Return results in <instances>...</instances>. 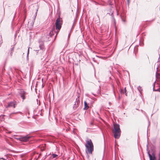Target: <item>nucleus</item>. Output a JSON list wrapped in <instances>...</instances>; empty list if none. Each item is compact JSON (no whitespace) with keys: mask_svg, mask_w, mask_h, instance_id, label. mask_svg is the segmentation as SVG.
<instances>
[{"mask_svg":"<svg viewBox=\"0 0 160 160\" xmlns=\"http://www.w3.org/2000/svg\"><path fill=\"white\" fill-rule=\"evenodd\" d=\"M124 92H126V88H124Z\"/></svg>","mask_w":160,"mask_h":160,"instance_id":"7c9ffc66","label":"nucleus"},{"mask_svg":"<svg viewBox=\"0 0 160 160\" xmlns=\"http://www.w3.org/2000/svg\"><path fill=\"white\" fill-rule=\"evenodd\" d=\"M62 18H60V16H59L58 17L55 23L56 28L55 29V26L54 25L51 31L48 33V34H47L46 36V38L44 40L46 41H50V40H49V38L52 37L55 33H56L55 38H56L62 27Z\"/></svg>","mask_w":160,"mask_h":160,"instance_id":"f257e3e1","label":"nucleus"},{"mask_svg":"<svg viewBox=\"0 0 160 160\" xmlns=\"http://www.w3.org/2000/svg\"><path fill=\"white\" fill-rule=\"evenodd\" d=\"M33 23H34V22H33H33H32V24H33Z\"/></svg>","mask_w":160,"mask_h":160,"instance_id":"58836bf2","label":"nucleus"},{"mask_svg":"<svg viewBox=\"0 0 160 160\" xmlns=\"http://www.w3.org/2000/svg\"><path fill=\"white\" fill-rule=\"evenodd\" d=\"M79 104L78 103H74L73 106V108L74 110H75L77 109V108L78 107Z\"/></svg>","mask_w":160,"mask_h":160,"instance_id":"f8f14e48","label":"nucleus"},{"mask_svg":"<svg viewBox=\"0 0 160 160\" xmlns=\"http://www.w3.org/2000/svg\"><path fill=\"white\" fill-rule=\"evenodd\" d=\"M155 82H156V81L154 82V83L153 84V91H160V88H158L157 89H155Z\"/></svg>","mask_w":160,"mask_h":160,"instance_id":"9b49d317","label":"nucleus"},{"mask_svg":"<svg viewBox=\"0 0 160 160\" xmlns=\"http://www.w3.org/2000/svg\"><path fill=\"white\" fill-rule=\"evenodd\" d=\"M159 57L158 58V60H159Z\"/></svg>","mask_w":160,"mask_h":160,"instance_id":"37998d69","label":"nucleus"},{"mask_svg":"<svg viewBox=\"0 0 160 160\" xmlns=\"http://www.w3.org/2000/svg\"><path fill=\"white\" fill-rule=\"evenodd\" d=\"M41 155V154H39V156H38V157L37 158H36L35 160H37Z\"/></svg>","mask_w":160,"mask_h":160,"instance_id":"b1692460","label":"nucleus"},{"mask_svg":"<svg viewBox=\"0 0 160 160\" xmlns=\"http://www.w3.org/2000/svg\"><path fill=\"white\" fill-rule=\"evenodd\" d=\"M139 88H141V87H140V86H139Z\"/></svg>","mask_w":160,"mask_h":160,"instance_id":"79ce46f5","label":"nucleus"},{"mask_svg":"<svg viewBox=\"0 0 160 160\" xmlns=\"http://www.w3.org/2000/svg\"><path fill=\"white\" fill-rule=\"evenodd\" d=\"M111 77H109V78H110V79H111Z\"/></svg>","mask_w":160,"mask_h":160,"instance_id":"a19ab883","label":"nucleus"},{"mask_svg":"<svg viewBox=\"0 0 160 160\" xmlns=\"http://www.w3.org/2000/svg\"><path fill=\"white\" fill-rule=\"evenodd\" d=\"M30 138L31 137L27 135L22 137L17 138H16V139L17 140H19V141L23 142H27L29 140V138Z\"/></svg>","mask_w":160,"mask_h":160,"instance_id":"39448f33","label":"nucleus"},{"mask_svg":"<svg viewBox=\"0 0 160 160\" xmlns=\"http://www.w3.org/2000/svg\"><path fill=\"white\" fill-rule=\"evenodd\" d=\"M63 130H65V128H63Z\"/></svg>","mask_w":160,"mask_h":160,"instance_id":"ea45409f","label":"nucleus"},{"mask_svg":"<svg viewBox=\"0 0 160 160\" xmlns=\"http://www.w3.org/2000/svg\"><path fill=\"white\" fill-rule=\"evenodd\" d=\"M18 113H20V114H22V112H12V113H11L9 115V117H10V118L12 116V115L13 114H17Z\"/></svg>","mask_w":160,"mask_h":160,"instance_id":"9d476101","label":"nucleus"},{"mask_svg":"<svg viewBox=\"0 0 160 160\" xmlns=\"http://www.w3.org/2000/svg\"><path fill=\"white\" fill-rule=\"evenodd\" d=\"M14 46H13L11 48V50L10 51H14Z\"/></svg>","mask_w":160,"mask_h":160,"instance_id":"412c9836","label":"nucleus"},{"mask_svg":"<svg viewBox=\"0 0 160 160\" xmlns=\"http://www.w3.org/2000/svg\"><path fill=\"white\" fill-rule=\"evenodd\" d=\"M139 44L141 46H142L143 45V43L142 42L141 40L139 41Z\"/></svg>","mask_w":160,"mask_h":160,"instance_id":"dca6fc26","label":"nucleus"},{"mask_svg":"<svg viewBox=\"0 0 160 160\" xmlns=\"http://www.w3.org/2000/svg\"><path fill=\"white\" fill-rule=\"evenodd\" d=\"M39 50H36V51H37L38 52V51Z\"/></svg>","mask_w":160,"mask_h":160,"instance_id":"e433bc0d","label":"nucleus"},{"mask_svg":"<svg viewBox=\"0 0 160 160\" xmlns=\"http://www.w3.org/2000/svg\"><path fill=\"white\" fill-rule=\"evenodd\" d=\"M90 124H91V125H93V122H91L90 123Z\"/></svg>","mask_w":160,"mask_h":160,"instance_id":"72a5a7b5","label":"nucleus"},{"mask_svg":"<svg viewBox=\"0 0 160 160\" xmlns=\"http://www.w3.org/2000/svg\"><path fill=\"white\" fill-rule=\"evenodd\" d=\"M2 116H4V115H2Z\"/></svg>","mask_w":160,"mask_h":160,"instance_id":"c03bdc74","label":"nucleus"},{"mask_svg":"<svg viewBox=\"0 0 160 160\" xmlns=\"http://www.w3.org/2000/svg\"><path fill=\"white\" fill-rule=\"evenodd\" d=\"M120 92L121 94H124V91L122 89H120Z\"/></svg>","mask_w":160,"mask_h":160,"instance_id":"a211bd4d","label":"nucleus"},{"mask_svg":"<svg viewBox=\"0 0 160 160\" xmlns=\"http://www.w3.org/2000/svg\"><path fill=\"white\" fill-rule=\"evenodd\" d=\"M85 147H86V152L88 153V152L89 154H92L94 150V146L91 139L87 141Z\"/></svg>","mask_w":160,"mask_h":160,"instance_id":"7ed1b4c3","label":"nucleus"},{"mask_svg":"<svg viewBox=\"0 0 160 160\" xmlns=\"http://www.w3.org/2000/svg\"><path fill=\"white\" fill-rule=\"evenodd\" d=\"M29 48H28V50L27 55V59H28V55H29Z\"/></svg>","mask_w":160,"mask_h":160,"instance_id":"2eb2a0df","label":"nucleus"},{"mask_svg":"<svg viewBox=\"0 0 160 160\" xmlns=\"http://www.w3.org/2000/svg\"><path fill=\"white\" fill-rule=\"evenodd\" d=\"M109 5L111 6V8L112 7V5H113V4L112 3V2H109Z\"/></svg>","mask_w":160,"mask_h":160,"instance_id":"5701e85b","label":"nucleus"},{"mask_svg":"<svg viewBox=\"0 0 160 160\" xmlns=\"http://www.w3.org/2000/svg\"><path fill=\"white\" fill-rule=\"evenodd\" d=\"M0 159H2V160H6L4 158H0Z\"/></svg>","mask_w":160,"mask_h":160,"instance_id":"cd10ccee","label":"nucleus"},{"mask_svg":"<svg viewBox=\"0 0 160 160\" xmlns=\"http://www.w3.org/2000/svg\"><path fill=\"white\" fill-rule=\"evenodd\" d=\"M79 96L78 97V98L76 99V101L75 102V103H78V104H79L80 103V100H79Z\"/></svg>","mask_w":160,"mask_h":160,"instance_id":"ddd939ff","label":"nucleus"},{"mask_svg":"<svg viewBox=\"0 0 160 160\" xmlns=\"http://www.w3.org/2000/svg\"><path fill=\"white\" fill-rule=\"evenodd\" d=\"M114 130L113 131L114 138L116 139L119 138L121 135V130L119 125L118 124H113Z\"/></svg>","mask_w":160,"mask_h":160,"instance_id":"f03ea898","label":"nucleus"},{"mask_svg":"<svg viewBox=\"0 0 160 160\" xmlns=\"http://www.w3.org/2000/svg\"><path fill=\"white\" fill-rule=\"evenodd\" d=\"M110 16L113 18L114 20L115 21V19L114 18L113 13L112 12L110 14Z\"/></svg>","mask_w":160,"mask_h":160,"instance_id":"f3484780","label":"nucleus"},{"mask_svg":"<svg viewBox=\"0 0 160 160\" xmlns=\"http://www.w3.org/2000/svg\"><path fill=\"white\" fill-rule=\"evenodd\" d=\"M39 43V47L40 49L42 51L44 50V41H42L41 39H40L38 41Z\"/></svg>","mask_w":160,"mask_h":160,"instance_id":"0eeeda50","label":"nucleus"},{"mask_svg":"<svg viewBox=\"0 0 160 160\" xmlns=\"http://www.w3.org/2000/svg\"><path fill=\"white\" fill-rule=\"evenodd\" d=\"M100 90H101L100 86H99V89H98V94H100Z\"/></svg>","mask_w":160,"mask_h":160,"instance_id":"aec40b11","label":"nucleus"},{"mask_svg":"<svg viewBox=\"0 0 160 160\" xmlns=\"http://www.w3.org/2000/svg\"><path fill=\"white\" fill-rule=\"evenodd\" d=\"M66 130L67 132L69 130V129L68 128H67V129H66Z\"/></svg>","mask_w":160,"mask_h":160,"instance_id":"c756f323","label":"nucleus"},{"mask_svg":"<svg viewBox=\"0 0 160 160\" xmlns=\"http://www.w3.org/2000/svg\"><path fill=\"white\" fill-rule=\"evenodd\" d=\"M159 92H160V91H159Z\"/></svg>","mask_w":160,"mask_h":160,"instance_id":"a18cd8bd","label":"nucleus"},{"mask_svg":"<svg viewBox=\"0 0 160 160\" xmlns=\"http://www.w3.org/2000/svg\"><path fill=\"white\" fill-rule=\"evenodd\" d=\"M9 52H10V55L11 57H12V54L13 53V51H10Z\"/></svg>","mask_w":160,"mask_h":160,"instance_id":"6ab92c4d","label":"nucleus"},{"mask_svg":"<svg viewBox=\"0 0 160 160\" xmlns=\"http://www.w3.org/2000/svg\"><path fill=\"white\" fill-rule=\"evenodd\" d=\"M125 92V95H126V96H127V93L126 92Z\"/></svg>","mask_w":160,"mask_h":160,"instance_id":"c85d7f7f","label":"nucleus"},{"mask_svg":"<svg viewBox=\"0 0 160 160\" xmlns=\"http://www.w3.org/2000/svg\"><path fill=\"white\" fill-rule=\"evenodd\" d=\"M26 92L22 89H21L20 90L19 94L20 95L21 97L24 100L25 98V95L26 94Z\"/></svg>","mask_w":160,"mask_h":160,"instance_id":"6e6552de","label":"nucleus"},{"mask_svg":"<svg viewBox=\"0 0 160 160\" xmlns=\"http://www.w3.org/2000/svg\"><path fill=\"white\" fill-rule=\"evenodd\" d=\"M121 98V96L119 95L118 97V101Z\"/></svg>","mask_w":160,"mask_h":160,"instance_id":"4be33fe9","label":"nucleus"},{"mask_svg":"<svg viewBox=\"0 0 160 160\" xmlns=\"http://www.w3.org/2000/svg\"><path fill=\"white\" fill-rule=\"evenodd\" d=\"M122 21L123 22H125L126 21H125V20H124V19H122Z\"/></svg>","mask_w":160,"mask_h":160,"instance_id":"a878e982","label":"nucleus"},{"mask_svg":"<svg viewBox=\"0 0 160 160\" xmlns=\"http://www.w3.org/2000/svg\"><path fill=\"white\" fill-rule=\"evenodd\" d=\"M146 150L147 151V153H148L149 158V160H156L157 158L155 152H153L151 154L149 153V151L148 149V142L147 144V145ZM158 157L159 158L158 160H160V151L159 152L158 154Z\"/></svg>","mask_w":160,"mask_h":160,"instance_id":"20e7f679","label":"nucleus"},{"mask_svg":"<svg viewBox=\"0 0 160 160\" xmlns=\"http://www.w3.org/2000/svg\"><path fill=\"white\" fill-rule=\"evenodd\" d=\"M52 156L53 158H55L58 157V155L56 154L52 153Z\"/></svg>","mask_w":160,"mask_h":160,"instance_id":"4468645a","label":"nucleus"},{"mask_svg":"<svg viewBox=\"0 0 160 160\" xmlns=\"http://www.w3.org/2000/svg\"><path fill=\"white\" fill-rule=\"evenodd\" d=\"M37 11H38V10H37V11L35 13V17H36V16L37 15Z\"/></svg>","mask_w":160,"mask_h":160,"instance_id":"bb28decb","label":"nucleus"},{"mask_svg":"<svg viewBox=\"0 0 160 160\" xmlns=\"http://www.w3.org/2000/svg\"><path fill=\"white\" fill-rule=\"evenodd\" d=\"M114 3H116V2H115V0H114Z\"/></svg>","mask_w":160,"mask_h":160,"instance_id":"4c0bfd02","label":"nucleus"},{"mask_svg":"<svg viewBox=\"0 0 160 160\" xmlns=\"http://www.w3.org/2000/svg\"><path fill=\"white\" fill-rule=\"evenodd\" d=\"M10 70H11V72H12V68H10Z\"/></svg>","mask_w":160,"mask_h":160,"instance_id":"2f4dec72","label":"nucleus"},{"mask_svg":"<svg viewBox=\"0 0 160 160\" xmlns=\"http://www.w3.org/2000/svg\"><path fill=\"white\" fill-rule=\"evenodd\" d=\"M149 125H150V122H149V124H148V127H149Z\"/></svg>","mask_w":160,"mask_h":160,"instance_id":"f704fd0d","label":"nucleus"},{"mask_svg":"<svg viewBox=\"0 0 160 160\" xmlns=\"http://www.w3.org/2000/svg\"><path fill=\"white\" fill-rule=\"evenodd\" d=\"M109 73L112 75V73H111V71H109Z\"/></svg>","mask_w":160,"mask_h":160,"instance_id":"473e14b6","label":"nucleus"},{"mask_svg":"<svg viewBox=\"0 0 160 160\" xmlns=\"http://www.w3.org/2000/svg\"><path fill=\"white\" fill-rule=\"evenodd\" d=\"M127 1V4L128 6L129 5V0L128 1Z\"/></svg>","mask_w":160,"mask_h":160,"instance_id":"393cba45","label":"nucleus"},{"mask_svg":"<svg viewBox=\"0 0 160 160\" xmlns=\"http://www.w3.org/2000/svg\"><path fill=\"white\" fill-rule=\"evenodd\" d=\"M16 105V101H11L8 103V105L6 106V108H7L8 107H13V108H15Z\"/></svg>","mask_w":160,"mask_h":160,"instance_id":"423d86ee","label":"nucleus"},{"mask_svg":"<svg viewBox=\"0 0 160 160\" xmlns=\"http://www.w3.org/2000/svg\"><path fill=\"white\" fill-rule=\"evenodd\" d=\"M84 107L83 108L84 110H87L89 108L88 103H87L86 101H84Z\"/></svg>","mask_w":160,"mask_h":160,"instance_id":"1a4fd4ad","label":"nucleus"},{"mask_svg":"<svg viewBox=\"0 0 160 160\" xmlns=\"http://www.w3.org/2000/svg\"><path fill=\"white\" fill-rule=\"evenodd\" d=\"M107 14H108L109 15H110V13H108Z\"/></svg>","mask_w":160,"mask_h":160,"instance_id":"c9c22d12","label":"nucleus"}]
</instances>
